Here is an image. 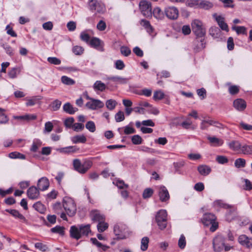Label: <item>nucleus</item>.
Segmentation results:
<instances>
[{"label":"nucleus","mask_w":252,"mask_h":252,"mask_svg":"<svg viewBox=\"0 0 252 252\" xmlns=\"http://www.w3.org/2000/svg\"><path fill=\"white\" fill-rule=\"evenodd\" d=\"M114 232L117 239H125L130 235L127 227L124 224L119 223L114 226Z\"/></svg>","instance_id":"1"},{"label":"nucleus","mask_w":252,"mask_h":252,"mask_svg":"<svg viewBox=\"0 0 252 252\" xmlns=\"http://www.w3.org/2000/svg\"><path fill=\"white\" fill-rule=\"evenodd\" d=\"M63 206L68 216L72 217L75 215L76 212V206L72 198L67 197H64L63 199Z\"/></svg>","instance_id":"2"},{"label":"nucleus","mask_w":252,"mask_h":252,"mask_svg":"<svg viewBox=\"0 0 252 252\" xmlns=\"http://www.w3.org/2000/svg\"><path fill=\"white\" fill-rule=\"evenodd\" d=\"M89 9L95 14H103L106 11L105 6L97 0H90L88 2Z\"/></svg>","instance_id":"3"},{"label":"nucleus","mask_w":252,"mask_h":252,"mask_svg":"<svg viewBox=\"0 0 252 252\" xmlns=\"http://www.w3.org/2000/svg\"><path fill=\"white\" fill-rule=\"evenodd\" d=\"M73 163L74 169L82 174L86 173L92 165V162L90 161H87L83 164H81L80 160L78 159H75Z\"/></svg>","instance_id":"4"},{"label":"nucleus","mask_w":252,"mask_h":252,"mask_svg":"<svg viewBox=\"0 0 252 252\" xmlns=\"http://www.w3.org/2000/svg\"><path fill=\"white\" fill-rule=\"evenodd\" d=\"M191 27L193 32L197 37H202L205 34V29L200 21L197 19L193 20L191 23Z\"/></svg>","instance_id":"5"},{"label":"nucleus","mask_w":252,"mask_h":252,"mask_svg":"<svg viewBox=\"0 0 252 252\" xmlns=\"http://www.w3.org/2000/svg\"><path fill=\"white\" fill-rule=\"evenodd\" d=\"M167 214L165 210H160L156 216V220L160 229H164L167 225Z\"/></svg>","instance_id":"6"},{"label":"nucleus","mask_w":252,"mask_h":252,"mask_svg":"<svg viewBox=\"0 0 252 252\" xmlns=\"http://www.w3.org/2000/svg\"><path fill=\"white\" fill-rule=\"evenodd\" d=\"M225 238L221 235L216 236L213 241V249L215 252H221L224 246Z\"/></svg>","instance_id":"7"},{"label":"nucleus","mask_w":252,"mask_h":252,"mask_svg":"<svg viewBox=\"0 0 252 252\" xmlns=\"http://www.w3.org/2000/svg\"><path fill=\"white\" fill-rule=\"evenodd\" d=\"M139 7L144 16L147 17L152 16V6L150 2L146 0H141L139 3Z\"/></svg>","instance_id":"8"},{"label":"nucleus","mask_w":252,"mask_h":252,"mask_svg":"<svg viewBox=\"0 0 252 252\" xmlns=\"http://www.w3.org/2000/svg\"><path fill=\"white\" fill-rule=\"evenodd\" d=\"M164 12L166 17L172 20L177 19L179 16V11L178 9L174 6H169L165 8Z\"/></svg>","instance_id":"9"},{"label":"nucleus","mask_w":252,"mask_h":252,"mask_svg":"<svg viewBox=\"0 0 252 252\" xmlns=\"http://www.w3.org/2000/svg\"><path fill=\"white\" fill-rule=\"evenodd\" d=\"M104 106V103L99 99L93 98L86 104V106L91 110H96L101 108Z\"/></svg>","instance_id":"10"},{"label":"nucleus","mask_w":252,"mask_h":252,"mask_svg":"<svg viewBox=\"0 0 252 252\" xmlns=\"http://www.w3.org/2000/svg\"><path fill=\"white\" fill-rule=\"evenodd\" d=\"M158 196L161 202H166L169 199L170 195L165 187L161 186L158 188Z\"/></svg>","instance_id":"11"},{"label":"nucleus","mask_w":252,"mask_h":252,"mask_svg":"<svg viewBox=\"0 0 252 252\" xmlns=\"http://www.w3.org/2000/svg\"><path fill=\"white\" fill-rule=\"evenodd\" d=\"M213 17L215 19L220 28L223 31L228 32L229 29L227 24L224 22V19L221 16H218L217 13H214Z\"/></svg>","instance_id":"12"},{"label":"nucleus","mask_w":252,"mask_h":252,"mask_svg":"<svg viewBox=\"0 0 252 252\" xmlns=\"http://www.w3.org/2000/svg\"><path fill=\"white\" fill-rule=\"evenodd\" d=\"M239 243L242 246L248 248H252V239L245 235H240L238 238Z\"/></svg>","instance_id":"13"},{"label":"nucleus","mask_w":252,"mask_h":252,"mask_svg":"<svg viewBox=\"0 0 252 252\" xmlns=\"http://www.w3.org/2000/svg\"><path fill=\"white\" fill-rule=\"evenodd\" d=\"M91 217L93 221L102 222L105 220L104 216L97 210H94L91 212Z\"/></svg>","instance_id":"14"},{"label":"nucleus","mask_w":252,"mask_h":252,"mask_svg":"<svg viewBox=\"0 0 252 252\" xmlns=\"http://www.w3.org/2000/svg\"><path fill=\"white\" fill-rule=\"evenodd\" d=\"M91 46L96 49L100 51H103V42L97 37H93L90 41Z\"/></svg>","instance_id":"15"},{"label":"nucleus","mask_w":252,"mask_h":252,"mask_svg":"<svg viewBox=\"0 0 252 252\" xmlns=\"http://www.w3.org/2000/svg\"><path fill=\"white\" fill-rule=\"evenodd\" d=\"M49 181L46 177H42L38 181V189L41 191L47 189L49 187Z\"/></svg>","instance_id":"16"},{"label":"nucleus","mask_w":252,"mask_h":252,"mask_svg":"<svg viewBox=\"0 0 252 252\" xmlns=\"http://www.w3.org/2000/svg\"><path fill=\"white\" fill-rule=\"evenodd\" d=\"M27 195L31 199H37L39 195L38 189L34 186L31 187L27 190Z\"/></svg>","instance_id":"17"},{"label":"nucleus","mask_w":252,"mask_h":252,"mask_svg":"<svg viewBox=\"0 0 252 252\" xmlns=\"http://www.w3.org/2000/svg\"><path fill=\"white\" fill-rule=\"evenodd\" d=\"M79 225L78 227L75 225L71 226L69 230L70 236L76 240H78L81 238V235Z\"/></svg>","instance_id":"18"},{"label":"nucleus","mask_w":252,"mask_h":252,"mask_svg":"<svg viewBox=\"0 0 252 252\" xmlns=\"http://www.w3.org/2000/svg\"><path fill=\"white\" fill-rule=\"evenodd\" d=\"M234 107L238 111H243L246 107V103L244 100L238 98L233 102Z\"/></svg>","instance_id":"19"},{"label":"nucleus","mask_w":252,"mask_h":252,"mask_svg":"<svg viewBox=\"0 0 252 252\" xmlns=\"http://www.w3.org/2000/svg\"><path fill=\"white\" fill-rule=\"evenodd\" d=\"M216 218L213 214L209 213L204 215L202 221L205 225L208 226L211 224V223H213L216 220Z\"/></svg>","instance_id":"20"},{"label":"nucleus","mask_w":252,"mask_h":252,"mask_svg":"<svg viewBox=\"0 0 252 252\" xmlns=\"http://www.w3.org/2000/svg\"><path fill=\"white\" fill-rule=\"evenodd\" d=\"M63 110L69 114H73L78 111V108L74 107L70 103H65L63 106Z\"/></svg>","instance_id":"21"},{"label":"nucleus","mask_w":252,"mask_h":252,"mask_svg":"<svg viewBox=\"0 0 252 252\" xmlns=\"http://www.w3.org/2000/svg\"><path fill=\"white\" fill-rule=\"evenodd\" d=\"M226 209H228L227 212L226 214V220L227 221H230L235 217V211L236 208L234 206L230 205V208Z\"/></svg>","instance_id":"22"},{"label":"nucleus","mask_w":252,"mask_h":252,"mask_svg":"<svg viewBox=\"0 0 252 252\" xmlns=\"http://www.w3.org/2000/svg\"><path fill=\"white\" fill-rule=\"evenodd\" d=\"M213 6L212 2L205 0H199L198 8L205 10H209Z\"/></svg>","instance_id":"23"},{"label":"nucleus","mask_w":252,"mask_h":252,"mask_svg":"<svg viewBox=\"0 0 252 252\" xmlns=\"http://www.w3.org/2000/svg\"><path fill=\"white\" fill-rule=\"evenodd\" d=\"M198 171L201 175L206 176L210 173L211 169L210 167L207 165H201L198 167Z\"/></svg>","instance_id":"24"},{"label":"nucleus","mask_w":252,"mask_h":252,"mask_svg":"<svg viewBox=\"0 0 252 252\" xmlns=\"http://www.w3.org/2000/svg\"><path fill=\"white\" fill-rule=\"evenodd\" d=\"M209 33L214 38H219L221 35V31L217 27H212L209 30Z\"/></svg>","instance_id":"25"},{"label":"nucleus","mask_w":252,"mask_h":252,"mask_svg":"<svg viewBox=\"0 0 252 252\" xmlns=\"http://www.w3.org/2000/svg\"><path fill=\"white\" fill-rule=\"evenodd\" d=\"M207 139L214 146H220L223 144V141L221 139L214 136H208Z\"/></svg>","instance_id":"26"},{"label":"nucleus","mask_w":252,"mask_h":252,"mask_svg":"<svg viewBox=\"0 0 252 252\" xmlns=\"http://www.w3.org/2000/svg\"><path fill=\"white\" fill-rule=\"evenodd\" d=\"M91 241L94 245H95L97 248L101 249L103 251H106L109 248V246L101 244L95 238H91Z\"/></svg>","instance_id":"27"},{"label":"nucleus","mask_w":252,"mask_h":252,"mask_svg":"<svg viewBox=\"0 0 252 252\" xmlns=\"http://www.w3.org/2000/svg\"><path fill=\"white\" fill-rule=\"evenodd\" d=\"M81 237L83 236H87L91 232L90 225H79Z\"/></svg>","instance_id":"28"},{"label":"nucleus","mask_w":252,"mask_h":252,"mask_svg":"<svg viewBox=\"0 0 252 252\" xmlns=\"http://www.w3.org/2000/svg\"><path fill=\"white\" fill-rule=\"evenodd\" d=\"M153 13L154 17L158 20H161L163 19L164 17L163 12L158 7H156L154 9Z\"/></svg>","instance_id":"29"},{"label":"nucleus","mask_w":252,"mask_h":252,"mask_svg":"<svg viewBox=\"0 0 252 252\" xmlns=\"http://www.w3.org/2000/svg\"><path fill=\"white\" fill-rule=\"evenodd\" d=\"M229 148L235 151L241 150V144L238 141H232L228 143Z\"/></svg>","instance_id":"30"},{"label":"nucleus","mask_w":252,"mask_h":252,"mask_svg":"<svg viewBox=\"0 0 252 252\" xmlns=\"http://www.w3.org/2000/svg\"><path fill=\"white\" fill-rule=\"evenodd\" d=\"M109 79L119 84H125L127 83L128 79L120 76H113L109 78Z\"/></svg>","instance_id":"31"},{"label":"nucleus","mask_w":252,"mask_h":252,"mask_svg":"<svg viewBox=\"0 0 252 252\" xmlns=\"http://www.w3.org/2000/svg\"><path fill=\"white\" fill-rule=\"evenodd\" d=\"M140 25L144 27L148 32L150 33L152 32L153 29L149 21L144 19L141 20L140 21Z\"/></svg>","instance_id":"32"},{"label":"nucleus","mask_w":252,"mask_h":252,"mask_svg":"<svg viewBox=\"0 0 252 252\" xmlns=\"http://www.w3.org/2000/svg\"><path fill=\"white\" fill-rule=\"evenodd\" d=\"M93 88L94 90L102 92L106 89V85L100 81H96L93 85Z\"/></svg>","instance_id":"33"},{"label":"nucleus","mask_w":252,"mask_h":252,"mask_svg":"<svg viewBox=\"0 0 252 252\" xmlns=\"http://www.w3.org/2000/svg\"><path fill=\"white\" fill-rule=\"evenodd\" d=\"M87 139L84 135H76L73 136L71 138V141L73 143H84L86 142Z\"/></svg>","instance_id":"34"},{"label":"nucleus","mask_w":252,"mask_h":252,"mask_svg":"<svg viewBox=\"0 0 252 252\" xmlns=\"http://www.w3.org/2000/svg\"><path fill=\"white\" fill-rule=\"evenodd\" d=\"M149 239L147 237H144L141 239V250L142 251H145L148 248Z\"/></svg>","instance_id":"35"},{"label":"nucleus","mask_w":252,"mask_h":252,"mask_svg":"<svg viewBox=\"0 0 252 252\" xmlns=\"http://www.w3.org/2000/svg\"><path fill=\"white\" fill-rule=\"evenodd\" d=\"M78 150L75 146H69L65 148L59 149L58 151L61 153H69L70 152H75Z\"/></svg>","instance_id":"36"},{"label":"nucleus","mask_w":252,"mask_h":252,"mask_svg":"<svg viewBox=\"0 0 252 252\" xmlns=\"http://www.w3.org/2000/svg\"><path fill=\"white\" fill-rule=\"evenodd\" d=\"M117 103L116 100L110 99L106 101V106L110 110H113L115 109Z\"/></svg>","instance_id":"37"},{"label":"nucleus","mask_w":252,"mask_h":252,"mask_svg":"<svg viewBox=\"0 0 252 252\" xmlns=\"http://www.w3.org/2000/svg\"><path fill=\"white\" fill-rule=\"evenodd\" d=\"M241 152L245 155L252 154V146L244 145L241 146Z\"/></svg>","instance_id":"38"},{"label":"nucleus","mask_w":252,"mask_h":252,"mask_svg":"<svg viewBox=\"0 0 252 252\" xmlns=\"http://www.w3.org/2000/svg\"><path fill=\"white\" fill-rule=\"evenodd\" d=\"M33 207L38 212L40 213H43L45 211V208L40 202H37L34 203Z\"/></svg>","instance_id":"39"},{"label":"nucleus","mask_w":252,"mask_h":252,"mask_svg":"<svg viewBox=\"0 0 252 252\" xmlns=\"http://www.w3.org/2000/svg\"><path fill=\"white\" fill-rule=\"evenodd\" d=\"M9 157L11 158H20L22 159L26 158V157L24 155L16 152L10 153L9 154Z\"/></svg>","instance_id":"40"},{"label":"nucleus","mask_w":252,"mask_h":252,"mask_svg":"<svg viewBox=\"0 0 252 252\" xmlns=\"http://www.w3.org/2000/svg\"><path fill=\"white\" fill-rule=\"evenodd\" d=\"M234 165L236 168L244 167L246 165V160L242 158H237L235 161Z\"/></svg>","instance_id":"41"},{"label":"nucleus","mask_w":252,"mask_h":252,"mask_svg":"<svg viewBox=\"0 0 252 252\" xmlns=\"http://www.w3.org/2000/svg\"><path fill=\"white\" fill-rule=\"evenodd\" d=\"M164 96V94L160 90L156 91L154 92L153 99L155 100H160Z\"/></svg>","instance_id":"42"},{"label":"nucleus","mask_w":252,"mask_h":252,"mask_svg":"<svg viewBox=\"0 0 252 252\" xmlns=\"http://www.w3.org/2000/svg\"><path fill=\"white\" fill-rule=\"evenodd\" d=\"M214 205L215 207L224 208L225 209L230 207V205L224 203L222 200H218L214 202Z\"/></svg>","instance_id":"43"},{"label":"nucleus","mask_w":252,"mask_h":252,"mask_svg":"<svg viewBox=\"0 0 252 252\" xmlns=\"http://www.w3.org/2000/svg\"><path fill=\"white\" fill-rule=\"evenodd\" d=\"M233 30L236 31L237 34H246V28L244 26H234L232 28Z\"/></svg>","instance_id":"44"},{"label":"nucleus","mask_w":252,"mask_h":252,"mask_svg":"<svg viewBox=\"0 0 252 252\" xmlns=\"http://www.w3.org/2000/svg\"><path fill=\"white\" fill-rule=\"evenodd\" d=\"M72 51L76 55H81L83 53L84 49L81 46H75L72 48Z\"/></svg>","instance_id":"45"},{"label":"nucleus","mask_w":252,"mask_h":252,"mask_svg":"<svg viewBox=\"0 0 252 252\" xmlns=\"http://www.w3.org/2000/svg\"><path fill=\"white\" fill-rule=\"evenodd\" d=\"M108 224L107 223H105L104 221L102 222L98 223L97 225V228L98 232H102L108 228Z\"/></svg>","instance_id":"46"},{"label":"nucleus","mask_w":252,"mask_h":252,"mask_svg":"<svg viewBox=\"0 0 252 252\" xmlns=\"http://www.w3.org/2000/svg\"><path fill=\"white\" fill-rule=\"evenodd\" d=\"M61 80L62 82L65 85H71L75 83V81L73 79L66 76H62Z\"/></svg>","instance_id":"47"},{"label":"nucleus","mask_w":252,"mask_h":252,"mask_svg":"<svg viewBox=\"0 0 252 252\" xmlns=\"http://www.w3.org/2000/svg\"><path fill=\"white\" fill-rule=\"evenodd\" d=\"M199 0H190L186 2V5L190 7H196L198 8Z\"/></svg>","instance_id":"48"},{"label":"nucleus","mask_w":252,"mask_h":252,"mask_svg":"<svg viewBox=\"0 0 252 252\" xmlns=\"http://www.w3.org/2000/svg\"><path fill=\"white\" fill-rule=\"evenodd\" d=\"M186 245V238L185 236L182 234L181 235L179 241H178V246L181 249H183L185 248Z\"/></svg>","instance_id":"49"},{"label":"nucleus","mask_w":252,"mask_h":252,"mask_svg":"<svg viewBox=\"0 0 252 252\" xmlns=\"http://www.w3.org/2000/svg\"><path fill=\"white\" fill-rule=\"evenodd\" d=\"M153 190L151 188L146 189L143 192V197L144 199L149 198L153 194Z\"/></svg>","instance_id":"50"},{"label":"nucleus","mask_w":252,"mask_h":252,"mask_svg":"<svg viewBox=\"0 0 252 252\" xmlns=\"http://www.w3.org/2000/svg\"><path fill=\"white\" fill-rule=\"evenodd\" d=\"M131 141L133 144L139 145L142 143V139L139 135H134L131 137Z\"/></svg>","instance_id":"51"},{"label":"nucleus","mask_w":252,"mask_h":252,"mask_svg":"<svg viewBox=\"0 0 252 252\" xmlns=\"http://www.w3.org/2000/svg\"><path fill=\"white\" fill-rule=\"evenodd\" d=\"M34 246L36 249L42 252H45L48 250V247L47 245L43 244L42 243L38 242L34 244Z\"/></svg>","instance_id":"52"},{"label":"nucleus","mask_w":252,"mask_h":252,"mask_svg":"<svg viewBox=\"0 0 252 252\" xmlns=\"http://www.w3.org/2000/svg\"><path fill=\"white\" fill-rule=\"evenodd\" d=\"M6 211L16 218H18L20 219H24V217L16 210H6Z\"/></svg>","instance_id":"53"},{"label":"nucleus","mask_w":252,"mask_h":252,"mask_svg":"<svg viewBox=\"0 0 252 252\" xmlns=\"http://www.w3.org/2000/svg\"><path fill=\"white\" fill-rule=\"evenodd\" d=\"M86 127L91 132H94L95 130V126L93 121L88 122L86 124Z\"/></svg>","instance_id":"54"},{"label":"nucleus","mask_w":252,"mask_h":252,"mask_svg":"<svg viewBox=\"0 0 252 252\" xmlns=\"http://www.w3.org/2000/svg\"><path fill=\"white\" fill-rule=\"evenodd\" d=\"M53 233H59L61 235L64 234V228L63 227L57 225L51 229Z\"/></svg>","instance_id":"55"},{"label":"nucleus","mask_w":252,"mask_h":252,"mask_svg":"<svg viewBox=\"0 0 252 252\" xmlns=\"http://www.w3.org/2000/svg\"><path fill=\"white\" fill-rule=\"evenodd\" d=\"M125 118L124 112L121 111H119L117 113L115 116V119L117 122H122L125 120Z\"/></svg>","instance_id":"56"},{"label":"nucleus","mask_w":252,"mask_h":252,"mask_svg":"<svg viewBox=\"0 0 252 252\" xmlns=\"http://www.w3.org/2000/svg\"><path fill=\"white\" fill-rule=\"evenodd\" d=\"M120 51L121 54L126 57L128 56L131 54L130 49L126 46H122Z\"/></svg>","instance_id":"57"},{"label":"nucleus","mask_w":252,"mask_h":252,"mask_svg":"<svg viewBox=\"0 0 252 252\" xmlns=\"http://www.w3.org/2000/svg\"><path fill=\"white\" fill-rule=\"evenodd\" d=\"M113 184H115L119 189L128 188V185L126 184L123 180H117L115 182H113Z\"/></svg>","instance_id":"58"},{"label":"nucleus","mask_w":252,"mask_h":252,"mask_svg":"<svg viewBox=\"0 0 252 252\" xmlns=\"http://www.w3.org/2000/svg\"><path fill=\"white\" fill-rule=\"evenodd\" d=\"M47 61L50 63L55 65H59L61 63V60L56 57H48L47 58Z\"/></svg>","instance_id":"59"},{"label":"nucleus","mask_w":252,"mask_h":252,"mask_svg":"<svg viewBox=\"0 0 252 252\" xmlns=\"http://www.w3.org/2000/svg\"><path fill=\"white\" fill-rule=\"evenodd\" d=\"M62 102L58 99L54 101L52 104V108L53 111H57L61 107Z\"/></svg>","instance_id":"60"},{"label":"nucleus","mask_w":252,"mask_h":252,"mask_svg":"<svg viewBox=\"0 0 252 252\" xmlns=\"http://www.w3.org/2000/svg\"><path fill=\"white\" fill-rule=\"evenodd\" d=\"M20 70L17 68H13L8 72V76L11 78H14L16 77L17 72H19Z\"/></svg>","instance_id":"61"},{"label":"nucleus","mask_w":252,"mask_h":252,"mask_svg":"<svg viewBox=\"0 0 252 252\" xmlns=\"http://www.w3.org/2000/svg\"><path fill=\"white\" fill-rule=\"evenodd\" d=\"M84 128V125L81 123H75L72 126V128L75 131H81Z\"/></svg>","instance_id":"62"},{"label":"nucleus","mask_w":252,"mask_h":252,"mask_svg":"<svg viewBox=\"0 0 252 252\" xmlns=\"http://www.w3.org/2000/svg\"><path fill=\"white\" fill-rule=\"evenodd\" d=\"M239 87L235 85L230 86L228 89L229 93L232 95L237 94L239 92Z\"/></svg>","instance_id":"63"},{"label":"nucleus","mask_w":252,"mask_h":252,"mask_svg":"<svg viewBox=\"0 0 252 252\" xmlns=\"http://www.w3.org/2000/svg\"><path fill=\"white\" fill-rule=\"evenodd\" d=\"M216 160L220 164L226 163L228 162V159L225 156H218L216 158Z\"/></svg>","instance_id":"64"}]
</instances>
